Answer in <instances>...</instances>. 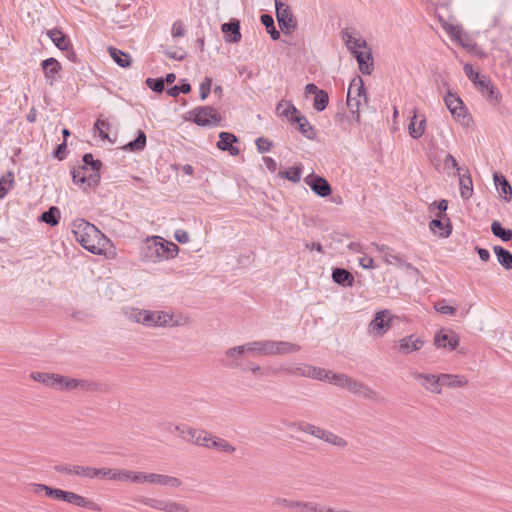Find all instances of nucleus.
<instances>
[{
    "label": "nucleus",
    "mask_w": 512,
    "mask_h": 512,
    "mask_svg": "<svg viewBox=\"0 0 512 512\" xmlns=\"http://www.w3.org/2000/svg\"><path fill=\"white\" fill-rule=\"evenodd\" d=\"M73 226L75 238L84 249L96 255L106 250L109 240L95 225L80 219Z\"/></svg>",
    "instance_id": "nucleus-1"
},
{
    "label": "nucleus",
    "mask_w": 512,
    "mask_h": 512,
    "mask_svg": "<svg viewBox=\"0 0 512 512\" xmlns=\"http://www.w3.org/2000/svg\"><path fill=\"white\" fill-rule=\"evenodd\" d=\"M179 247L161 236L148 237L141 249V260L146 263H160L175 258Z\"/></svg>",
    "instance_id": "nucleus-2"
},
{
    "label": "nucleus",
    "mask_w": 512,
    "mask_h": 512,
    "mask_svg": "<svg viewBox=\"0 0 512 512\" xmlns=\"http://www.w3.org/2000/svg\"><path fill=\"white\" fill-rule=\"evenodd\" d=\"M129 320L142 324L149 328L154 327H177L186 324V319L174 318L165 311H150L139 308H131L126 312Z\"/></svg>",
    "instance_id": "nucleus-3"
},
{
    "label": "nucleus",
    "mask_w": 512,
    "mask_h": 512,
    "mask_svg": "<svg viewBox=\"0 0 512 512\" xmlns=\"http://www.w3.org/2000/svg\"><path fill=\"white\" fill-rule=\"evenodd\" d=\"M102 165L100 160H94L91 153L85 154L82 164L72 170L73 182L84 190L96 187L101 179Z\"/></svg>",
    "instance_id": "nucleus-4"
},
{
    "label": "nucleus",
    "mask_w": 512,
    "mask_h": 512,
    "mask_svg": "<svg viewBox=\"0 0 512 512\" xmlns=\"http://www.w3.org/2000/svg\"><path fill=\"white\" fill-rule=\"evenodd\" d=\"M294 427L297 431L309 434L319 440H322L323 442L330 444L334 447L345 449L348 447V441L333 433L332 431L323 429L317 425L311 424L309 422L300 421L297 423H294Z\"/></svg>",
    "instance_id": "nucleus-5"
},
{
    "label": "nucleus",
    "mask_w": 512,
    "mask_h": 512,
    "mask_svg": "<svg viewBox=\"0 0 512 512\" xmlns=\"http://www.w3.org/2000/svg\"><path fill=\"white\" fill-rule=\"evenodd\" d=\"M258 356H276L297 353L300 345L277 340H256Z\"/></svg>",
    "instance_id": "nucleus-6"
},
{
    "label": "nucleus",
    "mask_w": 512,
    "mask_h": 512,
    "mask_svg": "<svg viewBox=\"0 0 512 512\" xmlns=\"http://www.w3.org/2000/svg\"><path fill=\"white\" fill-rule=\"evenodd\" d=\"M46 497H49V498H52L55 500H60V501L75 505L77 507H82V508H86V509H90V510H94V511L101 510L100 507L98 506V504H96L91 499H88V498L81 496L74 492L64 491L62 489L53 488L50 486L48 488Z\"/></svg>",
    "instance_id": "nucleus-7"
},
{
    "label": "nucleus",
    "mask_w": 512,
    "mask_h": 512,
    "mask_svg": "<svg viewBox=\"0 0 512 512\" xmlns=\"http://www.w3.org/2000/svg\"><path fill=\"white\" fill-rule=\"evenodd\" d=\"M367 102V95L364 89L362 78L357 76L352 79L347 93V106L354 116L356 122H360V105L361 100Z\"/></svg>",
    "instance_id": "nucleus-8"
},
{
    "label": "nucleus",
    "mask_w": 512,
    "mask_h": 512,
    "mask_svg": "<svg viewBox=\"0 0 512 512\" xmlns=\"http://www.w3.org/2000/svg\"><path fill=\"white\" fill-rule=\"evenodd\" d=\"M252 356H258V350L255 341L247 342L243 345H238L227 349L224 353L222 364L227 368H242L240 358L245 354Z\"/></svg>",
    "instance_id": "nucleus-9"
},
{
    "label": "nucleus",
    "mask_w": 512,
    "mask_h": 512,
    "mask_svg": "<svg viewBox=\"0 0 512 512\" xmlns=\"http://www.w3.org/2000/svg\"><path fill=\"white\" fill-rule=\"evenodd\" d=\"M279 372L286 373L288 375L294 376H302L311 379H317L321 381L322 377H325L327 374L325 373L324 368L315 367L312 365H289L283 366L278 369L271 370L272 375H277Z\"/></svg>",
    "instance_id": "nucleus-10"
},
{
    "label": "nucleus",
    "mask_w": 512,
    "mask_h": 512,
    "mask_svg": "<svg viewBox=\"0 0 512 512\" xmlns=\"http://www.w3.org/2000/svg\"><path fill=\"white\" fill-rule=\"evenodd\" d=\"M190 119H192L198 126H213L218 125L221 121V116L218 111L211 106H200L190 111Z\"/></svg>",
    "instance_id": "nucleus-11"
},
{
    "label": "nucleus",
    "mask_w": 512,
    "mask_h": 512,
    "mask_svg": "<svg viewBox=\"0 0 512 512\" xmlns=\"http://www.w3.org/2000/svg\"><path fill=\"white\" fill-rule=\"evenodd\" d=\"M276 7V18L283 33L291 34L297 28V20L291 8L280 0H274Z\"/></svg>",
    "instance_id": "nucleus-12"
},
{
    "label": "nucleus",
    "mask_w": 512,
    "mask_h": 512,
    "mask_svg": "<svg viewBox=\"0 0 512 512\" xmlns=\"http://www.w3.org/2000/svg\"><path fill=\"white\" fill-rule=\"evenodd\" d=\"M140 502L153 509L164 512H189L188 507L177 501L172 500H159L154 498H142Z\"/></svg>",
    "instance_id": "nucleus-13"
},
{
    "label": "nucleus",
    "mask_w": 512,
    "mask_h": 512,
    "mask_svg": "<svg viewBox=\"0 0 512 512\" xmlns=\"http://www.w3.org/2000/svg\"><path fill=\"white\" fill-rule=\"evenodd\" d=\"M393 315L389 310L378 311L372 321L369 323L368 330L371 333L381 337L391 327Z\"/></svg>",
    "instance_id": "nucleus-14"
},
{
    "label": "nucleus",
    "mask_w": 512,
    "mask_h": 512,
    "mask_svg": "<svg viewBox=\"0 0 512 512\" xmlns=\"http://www.w3.org/2000/svg\"><path fill=\"white\" fill-rule=\"evenodd\" d=\"M341 34L343 42L352 54L360 51L362 48H368L366 40L355 29L346 28L342 30Z\"/></svg>",
    "instance_id": "nucleus-15"
},
{
    "label": "nucleus",
    "mask_w": 512,
    "mask_h": 512,
    "mask_svg": "<svg viewBox=\"0 0 512 512\" xmlns=\"http://www.w3.org/2000/svg\"><path fill=\"white\" fill-rule=\"evenodd\" d=\"M477 87L482 96L485 97L488 102L493 105L499 104L501 101V93L489 78L482 76L478 81Z\"/></svg>",
    "instance_id": "nucleus-16"
},
{
    "label": "nucleus",
    "mask_w": 512,
    "mask_h": 512,
    "mask_svg": "<svg viewBox=\"0 0 512 512\" xmlns=\"http://www.w3.org/2000/svg\"><path fill=\"white\" fill-rule=\"evenodd\" d=\"M434 344L438 348L455 350L459 344V336L452 330H440L435 334Z\"/></svg>",
    "instance_id": "nucleus-17"
},
{
    "label": "nucleus",
    "mask_w": 512,
    "mask_h": 512,
    "mask_svg": "<svg viewBox=\"0 0 512 512\" xmlns=\"http://www.w3.org/2000/svg\"><path fill=\"white\" fill-rule=\"evenodd\" d=\"M412 377L414 380L419 382L426 390H428L434 394L442 393L440 374L434 375V374H425V373L414 372V373H412Z\"/></svg>",
    "instance_id": "nucleus-18"
},
{
    "label": "nucleus",
    "mask_w": 512,
    "mask_h": 512,
    "mask_svg": "<svg viewBox=\"0 0 512 512\" xmlns=\"http://www.w3.org/2000/svg\"><path fill=\"white\" fill-rule=\"evenodd\" d=\"M304 182L311 188V190L320 197H327L331 194L332 189L329 182L317 175H308L305 177Z\"/></svg>",
    "instance_id": "nucleus-19"
},
{
    "label": "nucleus",
    "mask_w": 512,
    "mask_h": 512,
    "mask_svg": "<svg viewBox=\"0 0 512 512\" xmlns=\"http://www.w3.org/2000/svg\"><path fill=\"white\" fill-rule=\"evenodd\" d=\"M41 67L44 72L46 83L53 86L60 78L61 64L55 58H48L41 62Z\"/></svg>",
    "instance_id": "nucleus-20"
},
{
    "label": "nucleus",
    "mask_w": 512,
    "mask_h": 512,
    "mask_svg": "<svg viewBox=\"0 0 512 512\" xmlns=\"http://www.w3.org/2000/svg\"><path fill=\"white\" fill-rule=\"evenodd\" d=\"M346 389L355 394L362 396L366 399H372L375 400L378 398V393L374 391L372 388H370L368 385H366L363 382L358 381L357 379L350 376Z\"/></svg>",
    "instance_id": "nucleus-21"
},
{
    "label": "nucleus",
    "mask_w": 512,
    "mask_h": 512,
    "mask_svg": "<svg viewBox=\"0 0 512 512\" xmlns=\"http://www.w3.org/2000/svg\"><path fill=\"white\" fill-rule=\"evenodd\" d=\"M306 96L314 95V103L313 107L317 111H323L326 109L329 96L328 93L324 90L319 89L314 83H309L305 87Z\"/></svg>",
    "instance_id": "nucleus-22"
},
{
    "label": "nucleus",
    "mask_w": 512,
    "mask_h": 512,
    "mask_svg": "<svg viewBox=\"0 0 512 512\" xmlns=\"http://www.w3.org/2000/svg\"><path fill=\"white\" fill-rule=\"evenodd\" d=\"M444 102L447 109L450 111L454 118L460 119L461 117H465L466 107L459 96L452 93L451 91H448L444 98Z\"/></svg>",
    "instance_id": "nucleus-23"
},
{
    "label": "nucleus",
    "mask_w": 512,
    "mask_h": 512,
    "mask_svg": "<svg viewBox=\"0 0 512 512\" xmlns=\"http://www.w3.org/2000/svg\"><path fill=\"white\" fill-rule=\"evenodd\" d=\"M183 440L206 448V446H208V441L212 440V434L203 429L189 427L186 436H183Z\"/></svg>",
    "instance_id": "nucleus-24"
},
{
    "label": "nucleus",
    "mask_w": 512,
    "mask_h": 512,
    "mask_svg": "<svg viewBox=\"0 0 512 512\" xmlns=\"http://www.w3.org/2000/svg\"><path fill=\"white\" fill-rule=\"evenodd\" d=\"M221 31L224 33L226 42L239 43L241 41L239 20L231 19L229 22L222 24Z\"/></svg>",
    "instance_id": "nucleus-25"
},
{
    "label": "nucleus",
    "mask_w": 512,
    "mask_h": 512,
    "mask_svg": "<svg viewBox=\"0 0 512 512\" xmlns=\"http://www.w3.org/2000/svg\"><path fill=\"white\" fill-rule=\"evenodd\" d=\"M238 142L237 137L229 132H221L219 134V141L217 142V148L222 151H228L232 156H238L240 149L233 144Z\"/></svg>",
    "instance_id": "nucleus-26"
},
{
    "label": "nucleus",
    "mask_w": 512,
    "mask_h": 512,
    "mask_svg": "<svg viewBox=\"0 0 512 512\" xmlns=\"http://www.w3.org/2000/svg\"><path fill=\"white\" fill-rule=\"evenodd\" d=\"M79 391L83 393H93L101 391V385L91 379H71L70 392Z\"/></svg>",
    "instance_id": "nucleus-27"
},
{
    "label": "nucleus",
    "mask_w": 512,
    "mask_h": 512,
    "mask_svg": "<svg viewBox=\"0 0 512 512\" xmlns=\"http://www.w3.org/2000/svg\"><path fill=\"white\" fill-rule=\"evenodd\" d=\"M424 346V340L412 334L399 340V350L405 354L420 350Z\"/></svg>",
    "instance_id": "nucleus-28"
},
{
    "label": "nucleus",
    "mask_w": 512,
    "mask_h": 512,
    "mask_svg": "<svg viewBox=\"0 0 512 512\" xmlns=\"http://www.w3.org/2000/svg\"><path fill=\"white\" fill-rule=\"evenodd\" d=\"M372 246L376 248L382 254L384 262L388 265H403L404 259L401 255L394 252V250L386 245L372 243Z\"/></svg>",
    "instance_id": "nucleus-29"
},
{
    "label": "nucleus",
    "mask_w": 512,
    "mask_h": 512,
    "mask_svg": "<svg viewBox=\"0 0 512 512\" xmlns=\"http://www.w3.org/2000/svg\"><path fill=\"white\" fill-rule=\"evenodd\" d=\"M417 118H418L417 110L415 109L414 110V114H413V116H412V118L410 120L409 126H408L409 135L413 139L420 138L425 133V129H426V118H425V116L422 115V117L419 120V122H417Z\"/></svg>",
    "instance_id": "nucleus-30"
},
{
    "label": "nucleus",
    "mask_w": 512,
    "mask_h": 512,
    "mask_svg": "<svg viewBox=\"0 0 512 512\" xmlns=\"http://www.w3.org/2000/svg\"><path fill=\"white\" fill-rule=\"evenodd\" d=\"M46 34L58 49L68 51L71 48L70 39L61 30L51 29Z\"/></svg>",
    "instance_id": "nucleus-31"
},
{
    "label": "nucleus",
    "mask_w": 512,
    "mask_h": 512,
    "mask_svg": "<svg viewBox=\"0 0 512 512\" xmlns=\"http://www.w3.org/2000/svg\"><path fill=\"white\" fill-rule=\"evenodd\" d=\"M353 55L356 57L361 73L370 75L373 70L371 50L367 48V51H357L356 53H353Z\"/></svg>",
    "instance_id": "nucleus-32"
},
{
    "label": "nucleus",
    "mask_w": 512,
    "mask_h": 512,
    "mask_svg": "<svg viewBox=\"0 0 512 512\" xmlns=\"http://www.w3.org/2000/svg\"><path fill=\"white\" fill-rule=\"evenodd\" d=\"M441 387L446 386L450 388L464 387L468 384V380L465 376L456 374H440Z\"/></svg>",
    "instance_id": "nucleus-33"
},
{
    "label": "nucleus",
    "mask_w": 512,
    "mask_h": 512,
    "mask_svg": "<svg viewBox=\"0 0 512 512\" xmlns=\"http://www.w3.org/2000/svg\"><path fill=\"white\" fill-rule=\"evenodd\" d=\"M494 182L496 185L497 190L500 193V196L507 202L511 200L512 196V188L507 181V179L499 173H494L493 175Z\"/></svg>",
    "instance_id": "nucleus-34"
},
{
    "label": "nucleus",
    "mask_w": 512,
    "mask_h": 512,
    "mask_svg": "<svg viewBox=\"0 0 512 512\" xmlns=\"http://www.w3.org/2000/svg\"><path fill=\"white\" fill-rule=\"evenodd\" d=\"M438 219H433L429 223V228L434 233L437 232V229L439 230V235L441 237H448L452 232V227L450 225L449 219L446 218L445 221L442 219L443 215H438Z\"/></svg>",
    "instance_id": "nucleus-35"
},
{
    "label": "nucleus",
    "mask_w": 512,
    "mask_h": 512,
    "mask_svg": "<svg viewBox=\"0 0 512 512\" xmlns=\"http://www.w3.org/2000/svg\"><path fill=\"white\" fill-rule=\"evenodd\" d=\"M332 279L335 283L345 287H352L354 284V276L348 270L343 268L333 269Z\"/></svg>",
    "instance_id": "nucleus-36"
},
{
    "label": "nucleus",
    "mask_w": 512,
    "mask_h": 512,
    "mask_svg": "<svg viewBox=\"0 0 512 512\" xmlns=\"http://www.w3.org/2000/svg\"><path fill=\"white\" fill-rule=\"evenodd\" d=\"M207 444L208 446H206V448L214 449L226 454H232L236 451V448L227 440L213 435L212 440H209Z\"/></svg>",
    "instance_id": "nucleus-37"
},
{
    "label": "nucleus",
    "mask_w": 512,
    "mask_h": 512,
    "mask_svg": "<svg viewBox=\"0 0 512 512\" xmlns=\"http://www.w3.org/2000/svg\"><path fill=\"white\" fill-rule=\"evenodd\" d=\"M325 373L327 374L325 377L321 378V381H326L331 384H334L338 387L346 389L348 380L350 378L349 375L343 374V373H334L333 371L326 370Z\"/></svg>",
    "instance_id": "nucleus-38"
},
{
    "label": "nucleus",
    "mask_w": 512,
    "mask_h": 512,
    "mask_svg": "<svg viewBox=\"0 0 512 512\" xmlns=\"http://www.w3.org/2000/svg\"><path fill=\"white\" fill-rule=\"evenodd\" d=\"M291 121L299 123V131L303 136L308 139H314L316 132L304 116L295 115L291 118Z\"/></svg>",
    "instance_id": "nucleus-39"
},
{
    "label": "nucleus",
    "mask_w": 512,
    "mask_h": 512,
    "mask_svg": "<svg viewBox=\"0 0 512 512\" xmlns=\"http://www.w3.org/2000/svg\"><path fill=\"white\" fill-rule=\"evenodd\" d=\"M494 253L500 265L507 269H512V253L501 246H494Z\"/></svg>",
    "instance_id": "nucleus-40"
},
{
    "label": "nucleus",
    "mask_w": 512,
    "mask_h": 512,
    "mask_svg": "<svg viewBox=\"0 0 512 512\" xmlns=\"http://www.w3.org/2000/svg\"><path fill=\"white\" fill-rule=\"evenodd\" d=\"M71 379L72 378L68 376L52 373L50 388L70 392Z\"/></svg>",
    "instance_id": "nucleus-41"
},
{
    "label": "nucleus",
    "mask_w": 512,
    "mask_h": 512,
    "mask_svg": "<svg viewBox=\"0 0 512 512\" xmlns=\"http://www.w3.org/2000/svg\"><path fill=\"white\" fill-rule=\"evenodd\" d=\"M112 59L123 68L129 67L131 64V56L115 47H109L108 49Z\"/></svg>",
    "instance_id": "nucleus-42"
},
{
    "label": "nucleus",
    "mask_w": 512,
    "mask_h": 512,
    "mask_svg": "<svg viewBox=\"0 0 512 512\" xmlns=\"http://www.w3.org/2000/svg\"><path fill=\"white\" fill-rule=\"evenodd\" d=\"M460 195L463 199H469L473 194V184L470 175L459 173Z\"/></svg>",
    "instance_id": "nucleus-43"
},
{
    "label": "nucleus",
    "mask_w": 512,
    "mask_h": 512,
    "mask_svg": "<svg viewBox=\"0 0 512 512\" xmlns=\"http://www.w3.org/2000/svg\"><path fill=\"white\" fill-rule=\"evenodd\" d=\"M40 220L50 226H56L60 220V210L57 207L52 206L41 214Z\"/></svg>",
    "instance_id": "nucleus-44"
},
{
    "label": "nucleus",
    "mask_w": 512,
    "mask_h": 512,
    "mask_svg": "<svg viewBox=\"0 0 512 512\" xmlns=\"http://www.w3.org/2000/svg\"><path fill=\"white\" fill-rule=\"evenodd\" d=\"M146 146V135L144 131L139 130L137 137L133 140L127 143L124 146L125 150L128 151H142Z\"/></svg>",
    "instance_id": "nucleus-45"
},
{
    "label": "nucleus",
    "mask_w": 512,
    "mask_h": 512,
    "mask_svg": "<svg viewBox=\"0 0 512 512\" xmlns=\"http://www.w3.org/2000/svg\"><path fill=\"white\" fill-rule=\"evenodd\" d=\"M491 231L494 236L500 238L502 241H510L512 239V230L503 228L499 221H493L491 224Z\"/></svg>",
    "instance_id": "nucleus-46"
},
{
    "label": "nucleus",
    "mask_w": 512,
    "mask_h": 512,
    "mask_svg": "<svg viewBox=\"0 0 512 512\" xmlns=\"http://www.w3.org/2000/svg\"><path fill=\"white\" fill-rule=\"evenodd\" d=\"M261 23L266 27L267 32L273 40L280 38V32L275 28L274 19L269 14H262L260 17Z\"/></svg>",
    "instance_id": "nucleus-47"
},
{
    "label": "nucleus",
    "mask_w": 512,
    "mask_h": 512,
    "mask_svg": "<svg viewBox=\"0 0 512 512\" xmlns=\"http://www.w3.org/2000/svg\"><path fill=\"white\" fill-rule=\"evenodd\" d=\"M276 110L278 114L281 116H291L292 118L295 115H299L296 107L291 102L288 101H280L277 105Z\"/></svg>",
    "instance_id": "nucleus-48"
},
{
    "label": "nucleus",
    "mask_w": 512,
    "mask_h": 512,
    "mask_svg": "<svg viewBox=\"0 0 512 512\" xmlns=\"http://www.w3.org/2000/svg\"><path fill=\"white\" fill-rule=\"evenodd\" d=\"M13 184L14 174L9 171L0 179V199H3L8 194V191L13 187Z\"/></svg>",
    "instance_id": "nucleus-49"
},
{
    "label": "nucleus",
    "mask_w": 512,
    "mask_h": 512,
    "mask_svg": "<svg viewBox=\"0 0 512 512\" xmlns=\"http://www.w3.org/2000/svg\"><path fill=\"white\" fill-rule=\"evenodd\" d=\"M443 29L447 32V34L453 39H460L462 36L467 38V34L463 31V29L458 25L449 24L444 22L442 24Z\"/></svg>",
    "instance_id": "nucleus-50"
},
{
    "label": "nucleus",
    "mask_w": 512,
    "mask_h": 512,
    "mask_svg": "<svg viewBox=\"0 0 512 512\" xmlns=\"http://www.w3.org/2000/svg\"><path fill=\"white\" fill-rule=\"evenodd\" d=\"M281 176L293 183H298L302 176V165L294 166L280 173Z\"/></svg>",
    "instance_id": "nucleus-51"
},
{
    "label": "nucleus",
    "mask_w": 512,
    "mask_h": 512,
    "mask_svg": "<svg viewBox=\"0 0 512 512\" xmlns=\"http://www.w3.org/2000/svg\"><path fill=\"white\" fill-rule=\"evenodd\" d=\"M183 482L180 478L165 474H160V479L158 485L168 486L171 488H179L182 486Z\"/></svg>",
    "instance_id": "nucleus-52"
},
{
    "label": "nucleus",
    "mask_w": 512,
    "mask_h": 512,
    "mask_svg": "<svg viewBox=\"0 0 512 512\" xmlns=\"http://www.w3.org/2000/svg\"><path fill=\"white\" fill-rule=\"evenodd\" d=\"M95 467L90 466H82V465H76V470H74V475L78 477L88 478V479H95Z\"/></svg>",
    "instance_id": "nucleus-53"
},
{
    "label": "nucleus",
    "mask_w": 512,
    "mask_h": 512,
    "mask_svg": "<svg viewBox=\"0 0 512 512\" xmlns=\"http://www.w3.org/2000/svg\"><path fill=\"white\" fill-rule=\"evenodd\" d=\"M31 378L39 383H42L43 385L50 388L51 386V380H52V373L47 372H32Z\"/></svg>",
    "instance_id": "nucleus-54"
},
{
    "label": "nucleus",
    "mask_w": 512,
    "mask_h": 512,
    "mask_svg": "<svg viewBox=\"0 0 512 512\" xmlns=\"http://www.w3.org/2000/svg\"><path fill=\"white\" fill-rule=\"evenodd\" d=\"M191 91V85L189 83H183L181 85H175L167 89V94L171 97H177L180 93L187 94Z\"/></svg>",
    "instance_id": "nucleus-55"
},
{
    "label": "nucleus",
    "mask_w": 512,
    "mask_h": 512,
    "mask_svg": "<svg viewBox=\"0 0 512 512\" xmlns=\"http://www.w3.org/2000/svg\"><path fill=\"white\" fill-rule=\"evenodd\" d=\"M110 124L106 120L98 119L94 124V129L99 133L102 139H108L107 130Z\"/></svg>",
    "instance_id": "nucleus-56"
},
{
    "label": "nucleus",
    "mask_w": 512,
    "mask_h": 512,
    "mask_svg": "<svg viewBox=\"0 0 512 512\" xmlns=\"http://www.w3.org/2000/svg\"><path fill=\"white\" fill-rule=\"evenodd\" d=\"M146 85L154 92H162L164 90V79L163 78H147L145 81Z\"/></svg>",
    "instance_id": "nucleus-57"
},
{
    "label": "nucleus",
    "mask_w": 512,
    "mask_h": 512,
    "mask_svg": "<svg viewBox=\"0 0 512 512\" xmlns=\"http://www.w3.org/2000/svg\"><path fill=\"white\" fill-rule=\"evenodd\" d=\"M115 470L116 469L105 468V467L96 468L95 479L100 478V479H109V480L114 481Z\"/></svg>",
    "instance_id": "nucleus-58"
},
{
    "label": "nucleus",
    "mask_w": 512,
    "mask_h": 512,
    "mask_svg": "<svg viewBox=\"0 0 512 512\" xmlns=\"http://www.w3.org/2000/svg\"><path fill=\"white\" fill-rule=\"evenodd\" d=\"M48 488H49V486L45 485V484L30 483L27 486V491L30 492V493H33L35 495H42V494H44L46 496Z\"/></svg>",
    "instance_id": "nucleus-59"
},
{
    "label": "nucleus",
    "mask_w": 512,
    "mask_h": 512,
    "mask_svg": "<svg viewBox=\"0 0 512 512\" xmlns=\"http://www.w3.org/2000/svg\"><path fill=\"white\" fill-rule=\"evenodd\" d=\"M435 310L441 314L445 315H454L456 313V308L449 306L445 303V301H439L435 304Z\"/></svg>",
    "instance_id": "nucleus-60"
},
{
    "label": "nucleus",
    "mask_w": 512,
    "mask_h": 512,
    "mask_svg": "<svg viewBox=\"0 0 512 512\" xmlns=\"http://www.w3.org/2000/svg\"><path fill=\"white\" fill-rule=\"evenodd\" d=\"M212 79L206 77L204 81L200 84V98L201 100H205L210 92H211Z\"/></svg>",
    "instance_id": "nucleus-61"
},
{
    "label": "nucleus",
    "mask_w": 512,
    "mask_h": 512,
    "mask_svg": "<svg viewBox=\"0 0 512 512\" xmlns=\"http://www.w3.org/2000/svg\"><path fill=\"white\" fill-rule=\"evenodd\" d=\"M257 149L260 153L268 152L272 147V142L265 137H259L255 141Z\"/></svg>",
    "instance_id": "nucleus-62"
},
{
    "label": "nucleus",
    "mask_w": 512,
    "mask_h": 512,
    "mask_svg": "<svg viewBox=\"0 0 512 512\" xmlns=\"http://www.w3.org/2000/svg\"><path fill=\"white\" fill-rule=\"evenodd\" d=\"M463 70L466 76L477 86L478 81L482 76H480L478 72L474 71L471 64H465Z\"/></svg>",
    "instance_id": "nucleus-63"
},
{
    "label": "nucleus",
    "mask_w": 512,
    "mask_h": 512,
    "mask_svg": "<svg viewBox=\"0 0 512 512\" xmlns=\"http://www.w3.org/2000/svg\"><path fill=\"white\" fill-rule=\"evenodd\" d=\"M186 33L185 25L182 21L177 20L173 23L171 34L174 38L183 37Z\"/></svg>",
    "instance_id": "nucleus-64"
}]
</instances>
